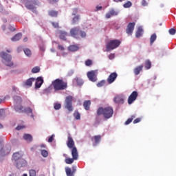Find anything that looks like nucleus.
<instances>
[{
  "label": "nucleus",
  "mask_w": 176,
  "mask_h": 176,
  "mask_svg": "<svg viewBox=\"0 0 176 176\" xmlns=\"http://www.w3.org/2000/svg\"><path fill=\"white\" fill-rule=\"evenodd\" d=\"M59 34H60V36H59L60 39H62L63 41H67L66 36H68V33H67V32L60 30L59 31Z\"/></svg>",
  "instance_id": "21"
},
{
  "label": "nucleus",
  "mask_w": 176,
  "mask_h": 176,
  "mask_svg": "<svg viewBox=\"0 0 176 176\" xmlns=\"http://www.w3.org/2000/svg\"><path fill=\"white\" fill-rule=\"evenodd\" d=\"M109 12H110L111 16H118V14H119V12L115 11L114 9H111Z\"/></svg>",
  "instance_id": "44"
},
{
  "label": "nucleus",
  "mask_w": 176,
  "mask_h": 176,
  "mask_svg": "<svg viewBox=\"0 0 176 176\" xmlns=\"http://www.w3.org/2000/svg\"><path fill=\"white\" fill-rule=\"evenodd\" d=\"M48 14L51 16V17H57L58 12L57 11L50 10L48 12Z\"/></svg>",
  "instance_id": "30"
},
{
  "label": "nucleus",
  "mask_w": 176,
  "mask_h": 176,
  "mask_svg": "<svg viewBox=\"0 0 176 176\" xmlns=\"http://www.w3.org/2000/svg\"><path fill=\"white\" fill-rule=\"evenodd\" d=\"M97 114L103 115L105 119H111V117L113 115V109L112 107H100L97 111Z\"/></svg>",
  "instance_id": "4"
},
{
  "label": "nucleus",
  "mask_w": 176,
  "mask_h": 176,
  "mask_svg": "<svg viewBox=\"0 0 176 176\" xmlns=\"http://www.w3.org/2000/svg\"><path fill=\"white\" fill-rule=\"evenodd\" d=\"M70 35L74 38H79L80 35V30L78 28H74L70 30Z\"/></svg>",
  "instance_id": "13"
},
{
  "label": "nucleus",
  "mask_w": 176,
  "mask_h": 176,
  "mask_svg": "<svg viewBox=\"0 0 176 176\" xmlns=\"http://www.w3.org/2000/svg\"><path fill=\"white\" fill-rule=\"evenodd\" d=\"M0 57L2 58V63L7 67H13L14 63L12 61V56L5 52L0 53Z\"/></svg>",
  "instance_id": "6"
},
{
  "label": "nucleus",
  "mask_w": 176,
  "mask_h": 176,
  "mask_svg": "<svg viewBox=\"0 0 176 176\" xmlns=\"http://www.w3.org/2000/svg\"><path fill=\"white\" fill-rule=\"evenodd\" d=\"M113 101L116 104H124V98L122 96H118L114 98Z\"/></svg>",
  "instance_id": "20"
},
{
  "label": "nucleus",
  "mask_w": 176,
  "mask_h": 176,
  "mask_svg": "<svg viewBox=\"0 0 176 176\" xmlns=\"http://www.w3.org/2000/svg\"><path fill=\"white\" fill-rule=\"evenodd\" d=\"M23 52H24L25 56H27L28 57L31 56V50H30V49H28V48L24 49Z\"/></svg>",
  "instance_id": "39"
},
{
  "label": "nucleus",
  "mask_w": 176,
  "mask_h": 176,
  "mask_svg": "<svg viewBox=\"0 0 176 176\" xmlns=\"http://www.w3.org/2000/svg\"><path fill=\"white\" fill-rule=\"evenodd\" d=\"M80 35L81 38H86V32L80 30Z\"/></svg>",
  "instance_id": "49"
},
{
  "label": "nucleus",
  "mask_w": 176,
  "mask_h": 176,
  "mask_svg": "<svg viewBox=\"0 0 176 176\" xmlns=\"http://www.w3.org/2000/svg\"><path fill=\"white\" fill-rule=\"evenodd\" d=\"M54 91H60L62 90H67L68 84L61 79H56L52 82Z\"/></svg>",
  "instance_id": "2"
},
{
  "label": "nucleus",
  "mask_w": 176,
  "mask_h": 176,
  "mask_svg": "<svg viewBox=\"0 0 176 176\" xmlns=\"http://www.w3.org/2000/svg\"><path fill=\"white\" fill-rule=\"evenodd\" d=\"M74 82H76L78 86H82L83 85V80L79 78H74Z\"/></svg>",
  "instance_id": "29"
},
{
  "label": "nucleus",
  "mask_w": 176,
  "mask_h": 176,
  "mask_svg": "<svg viewBox=\"0 0 176 176\" xmlns=\"http://www.w3.org/2000/svg\"><path fill=\"white\" fill-rule=\"evenodd\" d=\"M1 29H2L3 31H5V30H6V25H3L1 26Z\"/></svg>",
  "instance_id": "64"
},
{
  "label": "nucleus",
  "mask_w": 176,
  "mask_h": 176,
  "mask_svg": "<svg viewBox=\"0 0 176 176\" xmlns=\"http://www.w3.org/2000/svg\"><path fill=\"white\" fill-rule=\"evenodd\" d=\"M68 50H69V52H78L79 47L77 45H70L68 47Z\"/></svg>",
  "instance_id": "27"
},
{
  "label": "nucleus",
  "mask_w": 176,
  "mask_h": 176,
  "mask_svg": "<svg viewBox=\"0 0 176 176\" xmlns=\"http://www.w3.org/2000/svg\"><path fill=\"white\" fill-rule=\"evenodd\" d=\"M23 129H25V126L24 125H19L16 127V130L18 131L20 130H23Z\"/></svg>",
  "instance_id": "50"
},
{
  "label": "nucleus",
  "mask_w": 176,
  "mask_h": 176,
  "mask_svg": "<svg viewBox=\"0 0 176 176\" xmlns=\"http://www.w3.org/2000/svg\"><path fill=\"white\" fill-rule=\"evenodd\" d=\"M3 23H8V19L6 18H2Z\"/></svg>",
  "instance_id": "63"
},
{
  "label": "nucleus",
  "mask_w": 176,
  "mask_h": 176,
  "mask_svg": "<svg viewBox=\"0 0 176 176\" xmlns=\"http://www.w3.org/2000/svg\"><path fill=\"white\" fill-rule=\"evenodd\" d=\"M21 97L15 96H14V109L16 110V107H21Z\"/></svg>",
  "instance_id": "18"
},
{
  "label": "nucleus",
  "mask_w": 176,
  "mask_h": 176,
  "mask_svg": "<svg viewBox=\"0 0 176 176\" xmlns=\"http://www.w3.org/2000/svg\"><path fill=\"white\" fill-rule=\"evenodd\" d=\"M105 85V80H102L97 84L98 87H102Z\"/></svg>",
  "instance_id": "46"
},
{
  "label": "nucleus",
  "mask_w": 176,
  "mask_h": 176,
  "mask_svg": "<svg viewBox=\"0 0 176 176\" xmlns=\"http://www.w3.org/2000/svg\"><path fill=\"white\" fill-rule=\"evenodd\" d=\"M156 38H157V36H156V34H153L151 36V38H150L151 45L153 44V42H155V41H156Z\"/></svg>",
  "instance_id": "33"
},
{
  "label": "nucleus",
  "mask_w": 176,
  "mask_h": 176,
  "mask_svg": "<svg viewBox=\"0 0 176 176\" xmlns=\"http://www.w3.org/2000/svg\"><path fill=\"white\" fill-rule=\"evenodd\" d=\"M21 2L25 4V8L29 10H32L33 13L36 12L35 6H39V1L38 0H21Z\"/></svg>",
  "instance_id": "5"
},
{
  "label": "nucleus",
  "mask_w": 176,
  "mask_h": 176,
  "mask_svg": "<svg viewBox=\"0 0 176 176\" xmlns=\"http://www.w3.org/2000/svg\"><path fill=\"white\" fill-rule=\"evenodd\" d=\"M72 99L73 97L68 96L65 98V108L69 111V112H72L74 111V107H72Z\"/></svg>",
  "instance_id": "10"
},
{
  "label": "nucleus",
  "mask_w": 176,
  "mask_h": 176,
  "mask_svg": "<svg viewBox=\"0 0 176 176\" xmlns=\"http://www.w3.org/2000/svg\"><path fill=\"white\" fill-rule=\"evenodd\" d=\"M39 71H41V68L38 66L34 67L32 69V74H38V72H39Z\"/></svg>",
  "instance_id": "40"
},
{
  "label": "nucleus",
  "mask_w": 176,
  "mask_h": 176,
  "mask_svg": "<svg viewBox=\"0 0 176 176\" xmlns=\"http://www.w3.org/2000/svg\"><path fill=\"white\" fill-rule=\"evenodd\" d=\"M111 12H109V11L106 14V15H105V17H106V19H111Z\"/></svg>",
  "instance_id": "55"
},
{
  "label": "nucleus",
  "mask_w": 176,
  "mask_h": 176,
  "mask_svg": "<svg viewBox=\"0 0 176 176\" xmlns=\"http://www.w3.org/2000/svg\"><path fill=\"white\" fill-rule=\"evenodd\" d=\"M74 70L71 69L70 71L68 72L67 75L68 76H72V75H74Z\"/></svg>",
  "instance_id": "58"
},
{
  "label": "nucleus",
  "mask_w": 176,
  "mask_h": 176,
  "mask_svg": "<svg viewBox=\"0 0 176 176\" xmlns=\"http://www.w3.org/2000/svg\"><path fill=\"white\" fill-rule=\"evenodd\" d=\"M131 6H133V3L130 1H128L123 5V8H124V9H129V8H131Z\"/></svg>",
  "instance_id": "32"
},
{
  "label": "nucleus",
  "mask_w": 176,
  "mask_h": 176,
  "mask_svg": "<svg viewBox=\"0 0 176 176\" xmlns=\"http://www.w3.org/2000/svg\"><path fill=\"white\" fill-rule=\"evenodd\" d=\"M102 9V6H97L96 7L95 12H98V10H101Z\"/></svg>",
  "instance_id": "57"
},
{
  "label": "nucleus",
  "mask_w": 176,
  "mask_h": 176,
  "mask_svg": "<svg viewBox=\"0 0 176 176\" xmlns=\"http://www.w3.org/2000/svg\"><path fill=\"white\" fill-rule=\"evenodd\" d=\"M151 67H152V63H151V60H147L145 62V68L147 69H151Z\"/></svg>",
  "instance_id": "34"
},
{
  "label": "nucleus",
  "mask_w": 176,
  "mask_h": 176,
  "mask_svg": "<svg viewBox=\"0 0 176 176\" xmlns=\"http://www.w3.org/2000/svg\"><path fill=\"white\" fill-rule=\"evenodd\" d=\"M76 13H78V10H77V8H74V9H73L72 16H75V15L76 14Z\"/></svg>",
  "instance_id": "60"
},
{
  "label": "nucleus",
  "mask_w": 176,
  "mask_h": 176,
  "mask_svg": "<svg viewBox=\"0 0 176 176\" xmlns=\"http://www.w3.org/2000/svg\"><path fill=\"white\" fill-rule=\"evenodd\" d=\"M90 105H91V102H90V100H85L83 103V107L86 111L90 109Z\"/></svg>",
  "instance_id": "24"
},
{
  "label": "nucleus",
  "mask_w": 176,
  "mask_h": 176,
  "mask_svg": "<svg viewBox=\"0 0 176 176\" xmlns=\"http://www.w3.org/2000/svg\"><path fill=\"white\" fill-rule=\"evenodd\" d=\"M16 112L18 113H26L28 116H30L33 120H35V115H34V112L31 107H24L23 106H16L15 107Z\"/></svg>",
  "instance_id": "3"
},
{
  "label": "nucleus",
  "mask_w": 176,
  "mask_h": 176,
  "mask_svg": "<svg viewBox=\"0 0 176 176\" xmlns=\"http://www.w3.org/2000/svg\"><path fill=\"white\" fill-rule=\"evenodd\" d=\"M95 144H94V146H96L98 144H100V141H101V135H96L94 136Z\"/></svg>",
  "instance_id": "28"
},
{
  "label": "nucleus",
  "mask_w": 176,
  "mask_h": 176,
  "mask_svg": "<svg viewBox=\"0 0 176 176\" xmlns=\"http://www.w3.org/2000/svg\"><path fill=\"white\" fill-rule=\"evenodd\" d=\"M72 158H66L65 162L66 164H72L74 163V160H78L79 157V154H78V149L76 148H73L72 149Z\"/></svg>",
  "instance_id": "9"
},
{
  "label": "nucleus",
  "mask_w": 176,
  "mask_h": 176,
  "mask_svg": "<svg viewBox=\"0 0 176 176\" xmlns=\"http://www.w3.org/2000/svg\"><path fill=\"white\" fill-rule=\"evenodd\" d=\"M74 116L76 120H80V113L78 111L74 113Z\"/></svg>",
  "instance_id": "37"
},
{
  "label": "nucleus",
  "mask_w": 176,
  "mask_h": 176,
  "mask_svg": "<svg viewBox=\"0 0 176 176\" xmlns=\"http://www.w3.org/2000/svg\"><path fill=\"white\" fill-rule=\"evenodd\" d=\"M18 53H20V52H23V47H19L17 48Z\"/></svg>",
  "instance_id": "62"
},
{
  "label": "nucleus",
  "mask_w": 176,
  "mask_h": 176,
  "mask_svg": "<svg viewBox=\"0 0 176 176\" xmlns=\"http://www.w3.org/2000/svg\"><path fill=\"white\" fill-rule=\"evenodd\" d=\"M54 108L56 111H58V109H61V104L60 103H54Z\"/></svg>",
  "instance_id": "41"
},
{
  "label": "nucleus",
  "mask_w": 176,
  "mask_h": 176,
  "mask_svg": "<svg viewBox=\"0 0 176 176\" xmlns=\"http://www.w3.org/2000/svg\"><path fill=\"white\" fill-rule=\"evenodd\" d=\"M142 34H144V29H142V27L140 26L138 28V29L135 33V37L140 38V36H142Z\"/></svg>",
  "instance_id": "23"
},
{
  "label": "nucleus",
  "mask_w": 176,
  "mask_h": 176,
  "mask_svg": "<svg viewBox=\"0 0 176 176\" xmlns=\"http://www.w3.org/2000/svg\"><path fill=\"white\" fill-rule=\"evenodd\" d=\"M42 85H43V78L38 77L36 79V82H35L36 89H39L42 86Z\"/></svg>",
  "instance_id": "19"
},
{
  "label": "nucleus",
  "mask_w": 176,
  "mask_h": 176,
  "mask_svg": "<svg viewBox=\"0 0 176 176\" xmlns=\"http://www.w3.org/2000/svg\"><path fill=\"white\" fill-rule=\"evenodd\" d=\"M58 48L59 50H61L62 52L65 50V48H64V46H63L61 45H58Z\"/></svg>",
  "instance_id": "53"
},
{
  "label": "nucleus",
  "mask_w": 176,
  "mask_h": 176,
  "mask_svg": "<svg viewBox=\"0 0 176 176\" xmlns=\"http://www.w3.org/2000/svg\"><path fill=\"white\" fill-rule=\"evenodd\" d=\"M67 148L69 149H74V148H76L75 146V142H74V139L72 137H71V135H69L67 138Z\"/></svg>",
  "instance_id": "14"
},
{
  "label": "nucleus",
  "mask_w": 176,
  "mask_h": 176,
  "mask_svg": "<svg viewBox=\"0 0 176 176\" xmlns=\"http://www.w3.org/2000/svg\"><path fill=\"white\" fill-rule=\"evenodd\" d=\"M142 68H144V66L142 65L138 66L136 68H135L133 70L135 75H140V72L142 71Z\"/></svg>",
  "instance_id": "26"
},
{
  "label": "nucleus",
  "mask_w": 176,
  "mask_h": 176,
  "mask_svg": "<svg viewBox=\"0 0 176 176\" xmlns=\"http://www.w3.org/2000/svg\"><path fill=\"white\" fill-rule=\"evenodd\" d=\"M65 171H66V174L67 176H73L74 175V172H72V170H71V168L66 167Z\"/></svg>",
  "instance_id": "31"
},
{
  "label": "nucleus",
  "mask_w": 176,
  "mask_h": 176,
  "mask_svg": "<svg viewBox=\"0 0 176 176\" xmlns=\"http://www.w3.org/2000/svg\"><path fill=\"white\" fill-rule=\"evenodd\" d=\"M41 155L43 157H47L49 156V153L46 150H41Z\"/></svg>",
  "instance_id": "42"
},
{
  "label": "nucleus",
  "mask_w": 176,
  "mask_h": 176,
  "mask_svg": "<svg viewBox=\"0 0 176 176\" xmlns=\"http://www.w3.org/2000/svg\"><path fill=\"white\" fill-rule=\"evenodd\" d=\"M50 3H56V2H58V0H48Z\"/></svg>",
  "instance_id": "61"
},
{
  "label": "nucleus",
  "mask_w": 176,
  "mask_h": 176,
  "mask_svg": "<svg viewBox=\"0 0 176 176\" xmlns=\"http://www.w3.org/2000/svg\"><path fill=\"white\" fill-rule=\"evenodd\" d=\"M23 139L25 141H27V142H31L32 141V135L25 133L23 135Z\"/></svg>",
  "instance_id": "25"
},
{
  "label": "nucleus",
  "mask_w": 176,
  "mask_h": 176,
  "mask_svg": "<svg viewBox=\"0 0 176 176\" xmlns=\"http://www.w3.org/2000/svg\"><path fill=\"white\" fill-rule=\"evenodd\" d=\"M29 176H36V171L34 169L29 170Z\"/></svg>",
  "instance_id": "43"
},
{
  "label": "nucleus",
  "mask_w": 176,
  "mask_h": 176,
  "mask_svg": "<svg viewBox=\"0 0 176 176\" xmlns=\"http://www.w3.org/2000/svg\"><path fill=\"white\" fill-rule=\"evenodd\" d=\"M32 82H35L34 78H28L26 81H24L22 85L23 87H31V86H32Z\"/></svg>",
  "instance_id": "17"
},
{
  "label": "nucleus",
  "mask_w": 176,
  "mask_h": 176,
  "mask_svg": "<svg viewBox=\"0 0 176 176\" xmlns=\"http://www.w3.org/2000/svg\"><path fill=\"white\" fill-rule=\"evenodd\" d=\"M134 27H135V23L133 22V23H129L126 27V34H128V35H131V34H133V31H134Z\"/></svg>",
  "instance_id": "15"
},
{
  "label": "nucleus",
  "mask_w": 176,
  "mask_h": 176,
  "mask_svg": "<svg viewBox=\"0 0 176 176\" xmlns=\"http://www.w3.org/2000/svg\"><path fill=\"white\" fill-rule=\"evenodd\" d=\"M168 32H169L170 35H175V34H176V30H175V29H174V28H171V29H170V30H168Z\"/></svg>",
  "instance_id": "48"
},
{
  "label": "nucleus",
  "mask_w": 176,
  "mask_h": 176,
  "mask_svg": "<svg viewBox=\"0 0 176 176\" xmlns=\"http://www.w3.org/2000/svg\"><path fill=\"white\" fill-rule=\"evenodd\" d=\"M6 117V113H5V110L0 109V119H5Z\"/></svg>",
  "instance_id": "35"
},
{
  "label": "nucleus",
  "mask_w": 176,
  "mask_h": 176,
  "mask_svg": "<svg viewBox=\"0 0 176 176\" xmlns=\"http://www.w3.org/2000/svg\"><path fill=\"white\" fill-rule=\"evenodd\" d=\"M120 41L118 39L111 40L106 45V52H111L114 49H118V47L120 46Z\"/></svg>",
  "instance_id": "7"
},
{
  "label": "nucleus",
  "mask_w": 176,
  "mask_h": 176,
  "mask_svg": "<svg viewBox=\"0 0 176 176\" xmlns=\"http://www.w3.org/2000/svg\"><path fill=\"white\" fill-rule=\"evenodd\" d=\"M52 24L54 28H58V23L52 22Z\"/></svg>",
  "instance_id": "59"
},
{
  "label": "nucleus",
  "mask_w": 176,
  "mask_h": 176,
  "mask_svg": "<svg viewBox=\"0 0 176 176\" xmlns=\"http://www.w3.org/2000/svg\"><path fill=\"white\" fill-rule=\"evenodd\" d=\"M142 6H148V2L146 0L142 1Z\"/></svg>",
  "instance_id": "52"
},
{
  "label": "nucleus",
  "mask_w": 176,
  "mask_h": 176,
  "mask_svg": "<svg viewBox=\"0 0 176 176\" xmlns=\"http://www.w3.org/2000/svg\"><path fill=\"white\" fill-rule=\"evenodd\" d=\"M55 135L52 134L48 139V142H53V140H54Z\"/></svg>",
  "instance_id": "51"
},
{
  "label": "nucleus",
  "mask_w": 176,
  "mask_h": 176,
  "mask_svg": "<svg viewBox=\"0 0 176 176\" xmlns=\"http://www.w3.org/2000/svg\"><path fill=\"white\" fill-rule=\"evenodd\" d=\"M109 60H113L115 58V54H111L109 56Z\"/></svg>",
  "instance_id": "56"
},
{
  "label": "nucleus",
  "mask_w": 176,
  "mask_h": 176,
  "mask_svg": "<svg viewBox=\"0 0 176 176\" xmlns=\"http://www.w3.org/2000/svg\"><path fill=\"white\" fill-rule=\"evenodd\" d=\"M79 19H80V16L79 15L74 16L72 19V24H76L77 22L79 21Z\"/></svg>",
  "instance_id": "38"
},
{
  "label": "nucleus",
  "mask_w": 176,
  "mask_h": 176,
  "mask_svg": "<svg viewBox=\"0 0 176 176\" xmlns=\"http://www.w3.org/2000/svg\"><path fill=\"white\" fill-rule=\"evenodd\" d=\"M93 64V61H91V60L88 59L85 61V65H87V67H90V65H91Z\"/></svg>",
  "instance_id": "47"
},
{
  "label": "nucleus",
  "mask_w": 176,
  "mask_h": 176,
  "mask_svg": "<svg viewBox=\"0 0 176 176\" xmlns=\"http://www.w3.org/2000/svg\"><path fill=\"white\" fill-rule=\"evenodd\" d=\"M137 97H138V92L137 91H133L128 98V104L131 105L137 100Z\"/></svg>",
  "instance_id": "12"
},
{
  "label": "nucleus",
  "mask_w": 176,
  "mask_h": 176,
  "mask_svg": "<svg viewBox=\"0 0 176 176\" xmlns=\"http://www.w3.org/2000/svg\"><path fill=\"white\" fill-rule=\"evenodd\" d=\"M140 122H141V118H136L135 120H134L133 124H135L137 123H140Z\"/></svg>",
  "instance_id": "54"
},
{
  "label": "nucleus",
  "mask_w": 176,
  "mask_h": 176,
  "mask_svg": "<svg viewBox=\"0 0 176 176\" xmlns=\"http://www.w3.org/2000/svg\"><path fill=\"white\" fill-rule=\"evenodd\" d=\"M22 36L23 34L21 33H18L11 38V41L12 42H17V41H20L21 39Z\"/></svg>",
  "instance_id": "22"
},
{
  "label": "nucleus",
  "mask_w": 176,
  "mask_h": 176,
  "mask_svg": "<svg viewBox=\"0 0 176 176\" xmlns=\"http://www.w3.org/2000/svg\"><path fill=\"white\" fill-rule=\"evenodd\" d=\"M10 151H12L10 144H6L0 149V162H3L5 157L10 153Z\"/></svg>",
  "instance_id": "8"
},
{
  "label": "nucleus",
  "mask_w": 176,
  "mask_h": 176,
  "mask_svg": "<svg viewBox=\"0 0 176 176\" xmlns=\"http://www.w3.org/2000/svg\"><path fill=\"white\" fill-rule=\"evenodd\" d=\"M0 12L3 13V14H9L8 11L3 9V6L1 4H0Z\"/></svg>",
  "instance_id": "36"
},
{
  "label": "nucleus",
  "mask_w": 176,
  "mask_h": 176,
  "mask_svg": "<svg viewBox=\"0 0 176 176\" xmlns=\"http://www.w3.org/2000/svg\"><path fill=\"white\" fill-rule=\"evenodd\" d=\"M116 78H118V74L116 72L111 73L107 78L108 83L109 85L113 83L114 80H116Z\"/></svg>",
  "instance_id": "16"
},
{
  "label": "nucleus",
  "mask_w": 176,
  "mask_h": 176,
  "mask_svg": "<svg viewBox=\"0 0 176 176\" xmlns=\"http://www.w3.org/2000/svg\"><path fill=\"white\" fill-rule=\"evenodd\" d=\"M135 118V116H132L131 118H129L124 123V124L127 125V124H130V123L131 122H133V119H134Z\"/></svg>",
  "instance_id": "45"
},
{
  "label": "nucleus",
  "mask_w": 176,
  "mask_h": 176,
  "mask_svg": "<svg viewBox=\"0 0 176 176\" xmlns=\"http://www.w3.org/2000/svg\"><path fill=\"white\" fill-rule=\"evenodd\" d=\"M24 154L22 151L14 153L12 156V162L16 168H21L27 166V161L23 158Z\"/></svg>",
  "instance_id": "1"
},
{
  "label": "nucleus",
  "mask_w": 176,
  "mask_h": 176,
  "mask_svg": "<svg viewBox=\"0 0 176 176\" xmlns=\"http://www.w3.org/2000/svg\"><path fill=\"white\" fill-rule=\"evenodd\" d=\"M87 76L90 82H97V70L88 72Z\"/></svg>",
  "instance_id": "11"
}]
</instances>
